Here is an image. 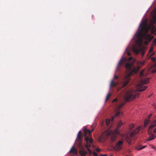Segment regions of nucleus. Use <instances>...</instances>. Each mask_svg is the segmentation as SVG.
<instances>
[{"instance_id":"35","label":"nucleus","mask_w":156,"mask_h":156,"mask_svg":"<svg viewBox=\"0 0 156 156\" xmlns=\"http://www.w3.org/2000/svg\"><path fill=\"white\" fill-rule=\"evenodd\" d=\"M132 59H133V58L132 57H130L128 59V60L129 61H130L132 60Z\"/></svg>"},{"instance_id":"27","label":"nucleus","mask_w":156,"mask_h":156,"mask_svg":"<svg viewBox=\"0 0 156 156\" xmlns=\"http://www.w3.org/2000/svg\"><path fill=\"white\" fill-rule=\"evenodd\" d=\"M144 72V70H143L142 72H141L140 74V76H144L143 72Z\"/></svg>"},{"instance_id":"25","label":"nucleus","mask_w":156,"mask_h":156,"mask_svg":"<svg viewBox=\"0 0 156 156\" xmlns=\"http://www.w3.org/2000/svg\"><path fill=\"white\" fill-rule=\"evenodd\" d=\"M151 60L154 62L156 61V58L154 57H152L151 58Z\"/></svg>"},{"instance_id":"8","label":"nucleus","mask_w":156,"mask_h":156,"mask_svg":"<svg viewBox=\"0 0 156 156\" xmlns=\"http://www.w3.org/2000/svg\"><path fill=\"white\" fill-rule=\"evenodd\" d=\"M133 63H127L125 65V67L127 69L130 70Z\"/></svg>"},{"instance_id":"39","label":"nucleus","mask_w":156,"mask_h":156,"mask_svg":"<svg viewBox=\"0 0 156 156\" xmlns=\"http://www.w3.org/2000/svg\"><path fill=\"white\" fill-rule=\"evenodd\" d=\"M156 72V69H154L153 71V73Z\"/></svg>"},{"instance_id":"48","label":"nucleus","mask_w":156,"mask_h":156,"mask_svg":"<svg viewBox=\"0 0 156 156\" xmlns=\"http://www.w3.org/2000/svg\"><path fill=\"white\" fill-rule=\"evenodd\" d=\"M109 156H112V155H110Z\"/></svg>"},{"instance_id":"17","label":"nucleus","mask_w":156,"mask_h":156,"mask_svg":"<svg viewBox=\"0 0 156 156\" xmlns=\"http://www.w3.org/2000/svg\"><path fill=\"white\" fill-rule=\"evenodd\" d=\"M118 84V83L114 82L112 80L111 83V87H114L116 86Z\"/></svg>"},{"instance_id":"32","label":"nucleus","mask_w":156,"mask_h":156,"mask_svg":"<svg viewBox=\"0 0 156 156\" xmlns=\"http://www.w3.org/2000/svg\"><path fill=\"white\" fill-rule=\"evenodd\" d=\"M117 101V98H115L112 101V102Z\"/></svg>"},{"instance_id":"1","label":"nucleus","mask_w":156,"mask_h":156,"mask_svg":"<svg viewBox=\"0 0 156 156\" xmlns=\"http://www.w3.org/2000/svg\"><path fill=\"white\" fill-rule=\"evenodd\" d=\"M148 32V28L147 24L144 23H140L135 36L139 39L143 38L150 42L153 39L154 36L147 34Z\"/></svg>"},{"instance_id":"46","label":"nucleus","mask_w":156,"mask_h":156,"mask_svg":"<svg viewBox=\"0 0 156 156\" xmlns=\"http://www.w3.org/2000/svg\"><path fill=\"white\" fill-rule=\"evenodd\" d=\"M144 62H143V63L142 64H143H143H144Z\"/></svg>"},{"instance_id":"42","label":"nucleus","mask_w":156,"mask_h":156,"mask_svg":"<svg viewBox=\"0 0 156 156\" xmlns=\"http://www.w3.org/2000/svg\"><path fill=\"white\" fill-rule=\"evenodd\" d=\"M154 52L152 54H151V55H150V56H151L153 55H154Z\"/></svg>"},{"instance_id":"15","label":"nucleus","mask_w":156,"mask_h":156,"mask_svg":"<svg viewBox=\"0 0 156 156\" xmlns=\"http://www.w3.org/2000/svg\"><path fill=\"white\" fill-rule=\"evenodd\" d=\"M133 51L136 54H138L140 50L135 47H134L133 48Z\"/></svg>"},{"instance_id":"22","label":"nucleus","mask_w":156,"mask_h":156,"mask_svg":"<svg viewBox=\"0 0 156 156\" xmlns=\"http://www.w3.org/2000/svg\"><path fill=\"white\" fill-rule=\"evenodd\" d=\"M122 124H123V123H122V122H121V121H119V122H118V125L117 126V128H118L119 127H120V126H121L122 125Z\"/></svg>"},{"instance_id":"38","label":"nucleus","mask_w":156,"mask_h":156,"mask_svg":"<svg viewBox=\"0 0 156 156\" xmlns=\"http://www.w3.org/2000/svg\"><path fill=\"white\" fill-rule=\"evenodd\" d=\"M151 148H153V149H155V147L154 146H151Z\"/></svg>"},{"instance_id":"6","label":"nucleus","mask_w":156,"mask_h":156,"mask_svg":"<svg viewBox=\"0 0 156 156\" xmlns=\"http://www.w3.org/2000/svg\"><path fill=\"white\" fill-rule=\"evenodd\" d=\"M123 144V141L119 140L115 146V149L117 151L120 150L122 147V145Z\"/></svg>"},{"instance_id":"47","label":"nucleus","mask_w":156,"mask_h":156,"mask_svg":"<svg viewBox=\"0 0 156 156\" xmlns=\"http://www.w3.org/2000/svg\"><path fill=\"white\" fill-rule=\"evenodd\" d=\"M155 41V40H154V41Z\"/></svg>"},{"instance_id":"5","label":"nucleus","mask_w":156,"mask_h":156,"mask_svg":"<svg viewBox=\"0 0 156 156\" xmlns=\"http://www.w3.org/2000/svg\"><path fill=\"white\" fill-rule=\"evenodd\" d=\"M136 72L137 71L136 70V69H134V70H133V71L130 74H129L125 77L124 81L123 83V87L126 86L129 83L130 80L129 77L131 75H132L133 73H136Z\"/></svg>"},{"instance_id":"16","label":"nucleus","mask_w":156,"mask_h":156,"mask_svg":"<svg viewBox=\"0 0 156 156\" xmlns=\"http://www.w3.org/2000/svg\"><path fill=\"white\" fill-rule=\"evenodd\" d=\"M79 153L81 155H86L87 154V152L83 151V150H80L79 151Z\"/></svg>"},{"instance_id":"30","label":"nucleus","mask_w":156,"mask_h":156,"mask_svg":"<svg viewBox=\"0 0 156 156\" xmlns=\"http://www.w3.org/2000/svg\"><path fill=\"white\" fill-rule=\"evenodd\" d=\"M93 155L95 156H98V154L95 152H93Z\"/></svg>"},{"instance_id":"21","label":"nucleus","mask_w":156,"mask_h":156,"mask_svg":"<svg viewBox=\"0 0 156 156\" xmlns=\"http://www.w3.org/2000/svg\"><path fill=\"white\" fill-rule=\"evenodd\" d=\"M111 96V94H110L109 93L107 95V96H106V99H105V101H107L108 100V99H109V98Z\"/></svg>"},{"instance_id":"29","label":"nucleus","mask_w":156,"mask_h":156,"mask_svg":"<svg viewBox=\"0 0 156 156\" xmlns=\"http://www.w3.org/2000/svg\"><path fill=\"white\" fill-rule=\"evenodd\" d=\"M134 125L133 124H131V125L130 126V129H132L133 127H134Z\"/></svg>"},{"instance_id":"43","label":"nucleus","mask_w":156,"mask_h":156,"mask_svg":"<svg viewBox=\"0 0 156 156\" xmlns=\"http://www.w3.org/2000/svg\"><path fill=\"white\" fill-rule=\"evenodd\" d=\"M101 156H107V155L106 154H102L101 155Z\"/></svg>"},{"instance_id":"24","label":"nucleus","mask_w":156,"mask_h":156,"mask_svg":"<svg viewBox=\"0 0 156 156\" xmlns=\"http://www.w3.org/2000/svg\"><path fill=\"white\" fill-rule=\"evenodd\" d=\"M110 119H109L108 120V119H107L106 120V122L107 125L108 126L109 125L110 122Z\"/></svg>"},{"instance_id":"2","label":"nucleus","mask_w":156,"mask_h":156,"mask_svg":"<svg viewBox=\"0 0 156 156\" xmlns=\"http://www.w3.org/2000/svg\"><path fill=\"white\" fill-rule=\"evenodd\" d=\"M94 129L90 130L87 129L86 128L83 129V131L84 132V136L86 144L85 145V147L87 148L89 153L91 154L92 153V151L89 148L90 147L91 145L92 144L93 142V139L91 137V133L93 131Z\"/></svg>"},{"instance_id":"14","label":"nucleus","mask_w":156,"mask_h":156,"mask_svg":"<svg viewBox=\"0 0 156 156\" xmlns=\"http://www.w3.org/2000/svg\"><path fill=\"white\" fill-rule=\"evenodd\" d=\"M116 138V136L115 135H113L111 136V141L112 142H114Z\"/></svg>"},{"instance_id":"19","label":"nucleus","mask_w":156,"mask_h":156,"mask_svg":"<svg viewBox=\"0 0 156 156\" xmlns=\"http://www.w3.org/2000/svg\"><path fill=\"white\" fill-rule=\"evenodd\" d=\"M149 120L148 119H146L144 120V127H146L147 125L149 122Z\"/></svg>"},{"instance_id":"41","label":"nucleus","mask_w":156,"mask_h":156,"mask_svg":"<svg viewBox=\"0 0 156 156\" xmlns=\"http://www.w3.org/2000/svg\"><path fill=\"white\" fill-rule=\"evenodd\" d=\"M152 115V114H151L148 115V118H150Z\"/></svg>"},{"instance_id":"34","label":"nucleus","mask_w":156,"mask_h":156,"mask_svg":"<svg viewBox=\"0 0 156 156\" xmlns=\"http://www.w3.org/2000/svg\"><path fill=\"white\" fill-rule=\"evenodd\" d=\"M131 53L129 51H128V52H127V55H128V56H130L131 55Z\"/></svg>"},{"instance_id":"13","label":"nucleus","mask_w":156,"mask_h":156,"mask_svg":"<svg viewBox=\"0 0 156 156\" xmlns=\"http://www.w3.org/2000/svg\"><path fill=\"white\" fill-rule=\"evenodd\" d=\"M141 82L143 84H147L149 82V79L147 78H144L141 80Z\"/></svg>"},{"instance_id":"23","label":"nucleus","mask_w":156,"mask_h":156,"mask_svg":"<svg viewBox=\"0 0 156 156\" xmlns=\"http://www.w3.org/2000/svg\"><path fill=\"white\" fill-rule=\"evenodd\" d=\"M146 147V146H144L141 147V148H140L139 147H136V149L138 150H140L141 149H142Z\"/></svg>"},{"instance_id":"20","label":"nucleus","mask_w":156,"mask_h":156,"mask_svg":"<svg viewBox=\"0 0 156 156\" xmlns=\"http://www.w3.org/2000/svg\"><path fill=\"white\" fill-rule=\"evenodd\" d=\"M126 102H122L118 106V109H120L121 108H122L126 103Z\"/></svg>"},{"instance_id":"37","label":"nucleus","mask_w":156,"mask_h":156,"mask_svg":"<svg viewBox=\"0 0 156 156\" xmlns=\"http://www.w3.org/2000/svg\"><path fill=\"white\" fill-rule=\"evenodd\" d=\"M96 150L98 152H99L100 151V150L99 148H97Z\"/></svg>"},{"instance_id":"9","label":"nucleus","mask_w":156,"mask_h":156,"mask_svg":"<svg viewBox=\"0 0 156 156\" xmlns=\"http://www.w3.org/2000/svg\"><path fill=\"white\" fill-rule=\"evenodd\" d=\"M69 153H73L75 154H77L78 152L77 150L74 148V146H73L70 150Z\"/></svg>"},{"instance_id":"11","label":"nucleus","mask_w":156,"mask_h":156,"mask_svg":"<svg viewBox=\"0 0 156 156\" xmlns=\"http://www.w3.org/2000/svg\"><path fill=\"white\" fill-rule=\"evenodd\" d=\"M156 126V120L153 122L152 124L149 127V129H152Z\"/></svg>"},{"instance_id":"31","label":"nucleus","mask_w":156,"mask_h":156,"mask_svg":"<svg viewBox=\"0 0 156 156\" xmlns=\"http://www.w3.org/2000/svg\"><path fill=\"white\" fill-rule=\"evenodd\" d=\"M118 78V76H117V75H114V79H117Z\"/></svg>"},{"instance_id":"12","label":"nucleus","mask_w":156,"mask_h":156,"mask_svg":"<svg viewBox=\"0 0 156 156\" xmlns=\"http://www.w3.org/2000/svg\"><path fill=\"white\" fill-rule=\"evenodd\" d=\"M147 88V86H142V87L139 89L138 91L139 92L143 91L145 90Z\"/></svg>"},{"instance_id":"18","label":"nucleus","mask_w":156,"mask_h":156,"mask_svg":"<svg viewBox=\"0 0 156 156\" xmlns=\"http://www.w3.org/2000/svg\"><path fill=\"white\" fill-rule=\"evenodd\" d=\"M120 114V112H117L116 114L114 115V116L112 117V121L114 119V118L116 117L117 116L119 115Z\"/></svg>"},{"instance_id":"10","label":"nucleus","mask_w":156,"mask_h":156,"mask_svg":"<svg viewBox=\"0 0 156 156\" xmlns=\"http://www.w3.org/2000/svg\"><path fill=\"white\" fill-rule=\"evenodd\" d=\"M155 137V136H154L153 133H151V135L149 136L147 140L148 141L153 140L154 139Z\"/></svg>"},{"instance_id":"33","label":"nucleus","mask_w":156,"mask_h":156,"mask_svg":"<svg viewBox=\"0 0 156 156\" xmlns=\"http://www.w3.org/2000/svg\"><path fill=\"white\" fill-rule=\"evenodd\" d=\"M110 134V133H108L107 134V136H106V137H108V136H109Z\"/></svg>"},{"instance_id":"45","label":"nucleus","mask_w":156,"mask_h":156,"mask_svg":"<svg viewBox=\"0 0 156 156\" xmlns=\"http://www.w3.org/2000/svg\"><path fill=\"white\" fill-rule=\"evenodd\" d=\"M138 147H139L140 148H141V147H142L141 146H138Z\"/></svg>"},{"instance_id":"4","label":"nucleus","mask_w":156,"mask_h":156,"mask_svg":"<svg viewBox=\"0 0 156 156\" xmlns=\"http://www.w3.org/2000/svg\"><path fill=\"white\" fill-rule=\"evenodd\" d=\"M140 126L137 127L134 131L131 132L129 136L126 137V140L129 145H131V138L134 136V135L138 133L140 129Z\"/></svg>"},{"instance_id":"28","label":"nucleus","mask_w":156,"mask_h":156,"mask_svg":"<svg viewBox=\"0 0 156 156\" xmlns=\"http://www.w3.org/2000/svg\"><path fill=\"white\" fill-rule=\"evenodd\" d=\"M123 61V60H122V58L120 60V61H119V65H121V64H122V62Z\"/></svg>"},{"instance_id":"40","label":"nucleus","mask_w":156,"mask_h":156,"mask_svg":"<svg viewBox=\"0 0 156 156\" xmlns=\"http://www.w3.org/2000/svg\"><path fill=\"white\" fill-rule=\"evenodd\" d=\"M154 132L156 133V128H155L153 131Z\"/></svg>"},{"instance_id":"36","label":"nucleus","mask_w":156,"mask_h":156,"mask_svg":"<svg viewBox=\"0 0 156 156\" xmlns=\"http://www.w3.org/2000/svg\"><path fill=\"white\" fill-rule=\"evenodd\" d=\"M151 133H152L150 131H148V134L149 135V136L151 135Z\"/></svg>"},{"instance_id":"26","label":"nucleus","mask_w":156,"mask_h":156,"mask_svg":"<svg viewBox=\"0 0 156 156\" xmlns=\"http://www.w3.org/2000/svg\"><path fill=\"white\" fill-rule=\"evenodd\" d=\"M153 51V47H151L150 48L149 51V52L150 53H151Z\"/></svg>"},{"instance_id":"44","label":"nucleus","mask_w":156,"mask_h":156,"mask_svg":"<svg viewBox=\"0 0 156 156\" xmlns=\"http://www.w3.org/2000/svg\"><path fill=\"white\" fill-rule=\"evenodd\" d=\"M81 156H86V155H81Z\"/></svg>"},{"instance_id":"3","label":"nucleus","mask_w":156,"mask_h":156,"mask_svg":"<svg viewBox=\"0 0 156 156\" xmlns=\"http://www.w3.org/2000/svg\"><path fill=\"white\" fill-rule=\"evenodd\" d=\"M133 91L131 90L126 91L124 97L125 101L126 102H128L138 97L139 96L138 93H136L133 95Z\"/></svg>"},{"instance_id":"7","label":"nucleus","mask_w":156,"mask_h":156,"mask_svg":"<svg viewBox=\"0 0 156 156\" xmlns=\"http://www.w3.org/2000/svg\"><path fill=\"white\" fill-rule=\"evenodd\" d=\"M81 132L79 131L77 135V138L78 141L79 142V146H80L81 144V138L82 136L81 135Z\"/></svg>"}]
</instances>
